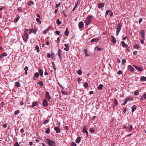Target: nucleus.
Here are the masks:
<instances>
[{
  "label": "nucleus",
  "instance_id": "37",
  "mask_svg": "<svg viewBox=\"0 0 146 146\" xmlns=\"http://www.w3.org/2000/svg\"><path fill=\"white\" fill-rule=\"evenodd\" d=\"M134 48H135L137 49V48H139V44H135L134 45Z\"/></svg>",
  "mask_w": 146,
  "mask_h": 146
},
{
  "label": "nucleus",
  "instance_id": "32",
  "mask_svg": "<svg viewBox=\"0 0 146 146\" xmlns=\"http://www.w3.org/2000/svg\"><path fill=\"white\" fill-rule=\"evenodd\" d=\"M77 74H78L79 75H81L82 74V71L81 70H79L76 72Z\"/></svg>",
  "mask_w": 146,
  "mask_h": 146
},
{
  "label": "nucleus",
  "instance_id": "46",
  "mask_svg": "<svg viewBox=\"0 0 146 146\" xmlns=\"http://www.w3.org/2000/svg\"><path fill=\"white\" fill-rule=\"evenodd\" d=\"M32 30L33 33L35 35L36 34V32L37 31V30L35 29H33Z\"/></svg>",
  "mask_w": 146,
  "mask_h": 146
},
{
  "label": "nucleus",
  "instance_id": "29",
  "mask_svg": "<svg viewBox=\"0 0 146 146\" xmlns=\"http://www.w3.org/2000/svg\"><path fill=\"white\" fill-rule=\"evenodd\" d=\"M104 87V86L102 84H100L98 87V89L99 90H101L103 87Z\"/></svg>",
  "mask_w": 146,
  "mask_h": 146
},
{
  "label": "nucleus",
  "instance_id": "49",
  "mask_svg": "<svg viewBox=\"0 0 146 146\" xmlns=\"http://www.w3.org/2000/svg\"><path fill=\"white\" fill-rule=\"evenodd\" d=\"M50 130L49 128L47 129L45 131V132L46 133L48 134L49 133Z\"/></svg>",
  "mask_w": 146,
  "mask_h": 146
},
{
  "label": "nucleus",
  "instance_id": "27",
  "mask_svg": "<svg viewBox=\"0 0 146 146\" xmlns=\"http://www.w3.org/2000/svg\"><path fill=\"white\" fill-rule=\"evenodd\" d=\"M140 79L141 81H146V77L144 76H142L140 78Z\"/></svg>",
  "mask_w": 146,
  "mask_h": 146
},
{
  "label": "nucleus",
  "instance_id": "58",
  "mask_svg": "<svg viewBox=\"0 0 146 146\" xmlns=\"http://www.w3.org/2000/svg\"><path fill=\"white\" fill-rule=\"evenodd\" d=\"M129 131L130 132L132 129V125H130L129 126Z\"/></svg>",
  "mask_w": 146,
  "mask_h": 146
},
{
  "label": "nucleus",
  "instance_id": "41",
  "mask_svg": "<svg viewBox=\"0 0 146 146\" xmlns=\"http://www.w3.org/2000/svg\"><path fill=\"white\" fill-rule=\"evenodd\" d=\"M56 23L59 25L61 23V22L58 19L56 20Z\"/></svg>",
  "mask_w": 146,
  "mask_h": 146
},
{
  "label": "nucleus",
  "instance_id": "54",
  "mask_svg": "<svg viewBox=\"0 0 146 146\" xmlns=\"http://www.w3.org/2000/svg\"><path fill=\"white\" fill-rule=\"evenodd\" d=\"M20 112L19 110H17L15 111V115H17Z\"/></svg>",
  "mask_w": 146,
  "mask_h": 146
},
{
  "label": "nucleus",
  "instance_id": "12",
  "mask_svg": "<svg viewBox=\"0 0 146 146\" xmlns=\"http://www.w3.org/2000/svg\"><path fill=\"white\" fill-rule=\"evenodd\" d=\"M84 25L82 21L80 22L78 24V27L80 29L84 27Z\"/></svg>",
  "mask_w": 146,
  "mask_h": 146
},
{
  "label": "nucleus",
  "instance_id": "35",
  "mask_svg": "<svg viewBox=\"0 0 146 146\" xmlns=\"http://www.w3.org/2000/svg\"><path fill=\"white\" fill-rule=\"evenodd\" d=\"M35 49L37 50L38 52H40L39 47L38 45H36L35 47Z\"/></svg>",
  "mask_w": 146,
  "mask_h": 146
},
{
  "label": "nucleus",
  "instance_id": "50",
  "mask_svg": "<svg viewBox=\"0 0 146 146\" xmlns=\"http://www.w3.org/2000/svg\"><path fill=\"white\" fill-rule=\"evenodd\" d=\"M110 12H111V11L110 10H108L106 11L105 13L106 15H108V14L109 13H110Z\"/></svg>",
  "mask_w": 146,
  "mask_h": 146
},
{
  "label": "nucleus",
  "instance_id": "52",
  "mask_svg": "<svg viewBox=\"0 0 146 146\" xmlns=\"http://www.w3.org/2000/svg\"><path fill=\"white\" fill-rule=\"evenodd\" d=\"M78 6L77 4H76L75 5L74 8L72 9V11H73Z\"/></svg>",
  "mask_w": 146,
  "mask_h": 146
},
{
  "label": "nucleus",
  "instance_id": "59",
  "mask_svg": "<svg viewBox=\"0 0 146 146\" xmlns=\"http://www.w3.org/2000/svg\"><path fill=\"white\" fill-rule=\"evenodd\" d=\"M14 146H20V145L19 144L18 142H16L15 143Z\"/></svg>",
  "mask_w": 146,
  "mask_h": 146
},
{
  "label": "nucleus",
  "instance_id": "53",
  "mask_svg": "<svg viewBox=\"0 0 146 146\" xmlns=\"http://www.w3.org/2000/svg\"><path fill=\"white\" fill-rule=\"evenodd\" d=\"M34 4V2L32 1H30L29 2V6H31V5H33Z\"/></svg>",
  "mask_w": 146,
  "mask_h": 146
},
{
  "label": "nucleus",
  "instance_id": "21",
  "mask_svg": "<svg viewBox=\"0 0 146 146\" xmlns=\"http://www.w3.org/2000/svg\"><path fill=\"white\" fill-rule=\"evenodd\" d=\"M122 46L123 47H127L128 46V45L127 44L125 43L124 42L122 41L121 42Z\"/></svg>",
  "mask_w": 146,
  "mask_h": 146
},
{
  "label": "nucleus",
  "instance_id": "19",
  "mask_svg": "<svg viewBox=\"0 0 146 146\" xmlns=\"http://www.w3.org/2000/svg\"><path fill=\"white\" fill-rule=\"evenodd\" d=\"M20 18L19 16L18 15H16V17L14 20V22L15 23H17L19 20Z\"/></svg>",
  "mask_w": 146,
  "mask_h": 146
},
{
  "label": "nucleus",
  "instance_id": "44",
  "mask_svg": "<svg viewBox=\"0 0 146 146\" xmlns=\"http://www.w3.org/2000/svg\"><path fill=\"white\" fill-rule=\"evenodd\" d=\"M126 62V60L125 59H123L122 61L121 64L124 65Z\"/></svg>",
  "mask_w": 146,
  "mask_h": 146
},
{
  "label": "nucleus",
  "instance_id": "43",
  "mask_svg": "<svg viewBox=\"0 0 146 146\" xmlns=\"http://www.w3.org/2000/svg\"><path fill=\"white\" fill-rule=\"evenodd\" d=\"M135 95H139V92L137 90H135L134 92Z\"/></svg>",
  "mask_w": 146,
  "mask_h": 146
},
{
  "label": "nucleus",
  "instance_id": "51",
  "mask_svg": "<svg viewBox=\"0 0 146 146\" xmlns=\"http://www.w3.org/2000/svg\"><path fill=\"white\" fill-rule=\"evenodd\" d=\"M52 64L53 65V66L54 69L55 70H56V66H55V64H54V62H52Z\"/></svg>",
  "mask_w": 146,
  "mask_h": 146
},
{
  "label": "nucleus",
  "instance_id": "14",
  "mask_svg": "<svg viewBox=\"0 0 146 146\" xmlns=\"http://www.w3.org/2000/svg\"><path fill=\"white\" fill-rule=\"evenodd\" d=\"M64 45L65 46L64 50L66 51H68L69 50V45L67 44H64Z\"/></svg>",
  "mask_w": 146,
  "mask_h": 146
},
{
  "label": "nucleus",
  "instance_id": "31",
  "mask_svg": "<svg viewBox=\"0 0 146 146\" xmlns=\"http://www.w3.org/2000/svg\"><path fill=\"white\" fill-rule=\"evenodd\" d=\"M83 132L84 133H86L87 136H88V132L87 131V129H83Z\"/></svg>",
  "mask_w": 146,
  "mask_h": 146
},
{
  "label": "nucleus",
  "instance_id": "10",
  "mask_svg": "<svg viewBox=\"0 0 146 146\" xmlns=\"http://www.w3.org/2000/svg\"><path fill=\"white\" fill-rule=\"evenodd\" d=\"M111 40L113 44H115L116 42V40L113 35L111 36Z\"/></svg>",
  "mask_w": 146,
  "mask_h": 146
},
{
  "label": "nucleus",
  "instance_id": "6",
  "mask_svg": "<svg viewBox=\"0 0 146 146\" xmlns=\"http://www.w3.org/2000/svg\"><path fill=\"white\" fill-rule=\"evenodd\" d=\"M133 66L136 69L140 71H142L143 70V68L140 66H137L134 65Z\"/></svg>",
  "mask_w": 146,
  "mask_h": 146
},
{
  "label": "nucleus",
  "instance_id": "39",
  "mask_svg": "<svg viewBox=\"0 0 146 146\" xmlns=\"http://www.w3.org/2000/svg\"><path fill=\"white\" fill-rule=\"evenodd\" d=\"M49 121V119H48L47 120H45L43 123L44 124V125L46 124Z\"/></svg>",
  "mask_w": 146,
  "mask_h": 146
},
{
  "label": "nucleus",
  "instance_id": "7",
  "mask_svg": "<svg viewBox=\"0 0 146 146\" xmlns=\"http://www.w3.org/2000/svg\"><path fill=\"white\" fill-rule=\"evenodd\" d=\"M38 102L35 101H33L32 102V105L30 106L31 108H33L35 106H38Z\"/></svg>",
  "mask_w": 146,
  "mask_h": 146
},
{
  "label": "nucleus",
  "instance_id": "28",
  "mask_svg": "<svg viewBox=\"0 0 146 146\" xmlns=\"http://www.w3.org/2000/svg\"><path fill=\"white\" fill-rule=\"evenodd\" d=\"M81 140L80 138V137H78L76 140V143H79Z\"/></svg>",
  "mask_w": 146,
  "mask_h": 146
},
{
  "label": "nucleus",
  "instance_id": "18",
  "mask_svg": "<svg viewBox=\"0 0 146 146\" xmlns=\"http://www.w3.org/2000/svg\"><path fill=\"white\" fill-rule=\"evenodd\" d=\"M99 40V39L98 38H94L92 39L91 40V42L92 43L96 42Z\"/></svg>",
  "mask_w": 146,
  "mask_h": 146
},
{
  "label": "nucleus",
  "instance_id": "42",
  "mask_svg": "<svg viewBox=\"0 0 146 146\" xmlns=\"http://www.w3.org/2000/svg\"><path fill=\"white\" fill-rule=\"evenodd\" d=\"M34 76L36 78H38L39 76V74L38 73L36 72L34 74Z\"/></svg>",
  "mask_w": 146,
  "mask_h": 146
},
{
  "label": "nucleus",
  "instance_id": "15",
  "mask_svg": "<svg viewBox=\"0 0 146 146\" xmlns=\"http://www.w3.org/2000/svg\"><path fill=\"white\" fill-rule=\"evenodd\" d=\"M46 98L48 100H49L50 99V96L49 92L47 91L46 94Z\"/></svg>",
  "mask_w": 146,
  "mask_h": 146
},
{
  "label": "nucleus",
  "instance_id": "26",
  "mask_svg": "<svg viewBox=\"0 0 146 146\" xmlns=\"http://www.w3.org/2000/svg\"><path fill=\"white\" fill-rule=\"evenodd\" d=\"M38 72L40 75L42 76L43 74V71L41 69H38Z\"/></svg>",
  "mask_w": 146,
  "mask_h": 146
},
{
  "label": "nucleus",
  "instance_id": "33",
  "mask_svg": "<svg viewBox=\"0 0 146 146\" xmlns=\"http://www.w3.org/2000/svg\"><path fill=\"white\" fill-rule=\"evenodd\" d=\"M113 102L114 104V105H115V106H116L118 105V102L117 100L115 98L114 99Z\"/></svg>",
  "mask_w": 146,
  "mask_h": 146
},
{
  "label": "nucleus",
  "instance_id": "24",
  "mask_svg": "<svg viewBox=\"0 0 146 146\" xmlns=\"http://www.w3.org/2000/svg\"><path fill=\"white\" fill-rule=\"evenodd\" d=\"M29 29H26L25 30L24 35H28L27 33H28Z\"/></svg>",
  "mask_w": 146,
  "mask_h": 146
},
{
  "label": "nucleus",
  "instance_id": "45",
  "mask_svg": "<svg viewBox=\"0 0 146 146\" xmlns=\"http://www.w3.org/2000/svg\"><path fill=\"white\" fill-rule=\"evenodd\" d=\"M36 21L39 24H41V21H40V19L38 18H36Z\"/></svg>",
  "mask_w": 146,
  "mask_h": 146
},
{
  "label": "nucleus",
  "instance_id": "13",
  "mask_svg": "<svg viewBox=\"0 0 146 146\" xmlns=\"http://www.w3.org/2000/svg\"><path fill=\"white\" fill-rule=\"evenodd\" d=\"M22 38L24 41L27 42V40L28 39V36L23 35L22 36Z\"/></svg>",
  "mask_w": 146,
  "mask_h": 146
},
{
  "label": "nucleus",
  "instance_id": "36",
  "mask_svg": "<svg viewBox=\"0 0 146 146\" xmlns=\"http://www.w3.org/2000/svg\"><path fill=\"white\" fill-rule=\"evenodd\" d=\"M51 58L52 59H54L55 58V55L54 52L52 53Z\"/></svg>",
  "mask_w": 146,
  "mask_h": 146
},
{
  "label": "nucleus",
  "instance_id": "38",
  "mask_svg": "<svg viewBox=\"0 0 146 146\" xmlns=\"http://www.w3.org/2000/svg\"><path fill=\"white\" fill-rule=\"evenodd\" d=\"M62 13L64 15L65 17H67V13H66V11H62Z\"/></svg>",
  "mask_w": 146,
  "mask_h": 146
},
{
  "label": "nucleus",
  "instance_id": "1",
  "mask_svg": "<svg viewBox=\"0 0 146 146\" xmlns=\"http://www.w3.org/2000/svg\"><path fill=\"white\" fill-rule=\"evenodd\" d=\"M93 17V16L91 15L88 16L85 20V23H86V25L88 26L89 25Z\"/></svg>",
  "mask_w": 146,
  "mask_h": 146
},
{
  "label": "nucleus",
  "instance_id": "30",
  "mask_svg": "<svg viewBox=\"0 0 146 146\" xmlns=\"http://www.w3.org/2000/svg\"><path fill=\"white\" fill-rule=\"evenodd\" d=\"M64 34H65V35L66 36H68V34H69V32L68 31V28H66V30L65 31Z\"/></svg>",
  "mask_w": 146,
  "mask_h": 146
},
{
  "label": "nucleus",
  "instance_id": "20",
  "mask_svg": "<svg viewBox=\"0 0 146 146\" xmlns=\"http://www.w3.org/2000/svg\"><path fill=\"white\" fill-rule=\"evenodd\" d=\"M136 109V106L135 105H134L131 108V111L132 112H134Z\"/></svg>",
  "mask_w": 146,
  "mask_h": 146
},
{
  "label": "nucleus",
  "instance_id": "34",
  "mask_svg": "<svg viewBox=\"0 0 146 146\" xmlns=\"http://www.w3.org/2000/svg\"><path fill=\"white\" fill-rule=\"evenodd\" d=\"M37 84H38L41 87L43 85V83L41 81L38 82V83H37Z\"/></svg>",
  "mask_w": 146,
  "mask_h": 146
},
{
  "label": "nucleus",
  "instance_id": "11",
  "mask_svg": "<svg viewBox=\"0 0 146 146\" xmlns=\"http://www.w3.org/2000/svg\"><path fill=\"white\" fill-rule=\"evenodd\" d=\"M140 35L143 39H145V31L143 30H141L140 31Z\"/></svg>",
  "mask_w": 146,
  "mask_h": 146
},
{
  "label": "nucleus",
  "instance_id": "60",
  "mask_svg": "<svg viewBox=\"0 0 146 146\" xmlns=\"http://www.w3.org/2000/svg\"><path fill=\"white\" fill-rule=\"evenodd\" d=\"M48 31L47 29H46L43 31V33L44 34H46L48 32Z\"/></svg>",
  "mask_w": 146,
  "mask_h": 146
},
{
  "label": "nucleus",
  "instance_id": "23",
  "mask_svg": "<svg viewBox=\"0 0 146 146\" xmlns=\"http://www.w3.org/2000/svg\"><path fill=\"white\" fill-rule=\"evenodd\" d=\"M15 86H16L17 87H19L21 86L20 84L18 82H15Z\"/></svg>",
  "mask_w": 146,
  "mask_h": 146
},
{
  "label": "nucleus",
  "instance_id": "9",
  "mask_svg": "<svg viewBox=\"0 0 146 146\" xmlns=\"http://www.w3.org/2000/svg\"><path fill=\"white\" fill-rule=\"evenodd\" d=\"M42 105L44 107H46L48 106V102L47 100L46 99H44L43 100Z\"/></svg>",
  "mask_w": 146,
  "mask_h": 146
},
{
  "label": "nucleus",
  "instance_id": "64",
  "mask_svg": "<svg viewBox=\"0 0 146 146\" xmlns=\"http://www.w3.org/2000/svg\"><path fill=\"white\" fill-rule=\"evenodd\" d=\"M137 53V51H134L133 52V54L134 55H136Z\"/></svg>",
  "mask_w": 146,
  "mask_h": 146
},
{
  "label": "nucleus",
  "instance_id": "22",
  "mask_svg": "<svg viewBox=\"0 0 146 146\" xmlns=\"http://www.w3.org/2000/svg\"><path fill=\"white\" fill-rule=\"evenodd\" d=\"M84 54L86 57L89 56V55H88L87 54V49H84Z\"/></svg>",
  "mask_w": 146,
  "mask_h": 146
},
{
  "label": "nucleus",
  "instance_id": "62",
  "mask_svg": "<svg viewBox=\"0 0 146 146\" xmlns=\"http://www.w3.org/2000/svg\"><path fill=\"white\" fill-rule=\"evenodd\" d=\"M20 104L21 106H22L24 104V103L21 100L20 102Z\"/></svg>",
  "mask_w": 146,
  "mask_h": 146
},
{
  "label": "nucleus",
  "instance_id": "3",
  "mask_svg": "<svg viewBox=\"0 0 146 146\" xmlns=\"http://www.w3.org/2000/svg\"><path fill=\"white\" fill-rule=\"evenodd\" d=\"M122 26L121 24L120 23H119L117 24L116 31V35L117 36L118 35L119 33L121 30Z\"/></svg>",
  "mask_w": 146,
  "mask_h": 146
},
{
  "label": "nucleus",
  "instance_id": "63",
  "mask_svg": "<svg viewBox=\"0 0 146 146\" xmlns=\"http://www.w3.org/2000/svg\"><path fill=\"white\" fill-rule=\"evenodd\" d=\"M60 5V3H59L58 4H56L55 5V7L57 8Z\"/></svg>",
  "mask_w": 146,
  "mask_h": 146
},
{
  "label": "nucleus",
  "instance_id": "55",
  "mask_svg": "<svg viewBox=\"0 0 146 146\" xmlns=\"http://www.w3.org/2000/svg\"><path fill=\"white\" fill-rule=\"evenodd\" d=\"M71 146H76V143L74 142H71Z\"/></svg>",
  "mask_w": 146,
  "mask_h": 146
},
{
  "label": "nucleus",
  "instance_id": "2",
  "mask_svg": "<svg viewBox=\"0 0 146 146\" xmlns=\"http://www.w3.org/2000/svg\"><path fill=\"white\" fill-rule=\"evenodd\" d=\"M46 142L50 146H55V143L54 141L52 140H50L48 139H46Z\"/></svg>",
  "mask_w": 146,
  "mask_h": 146
},
{
  "label": "nucleus",
  "instance_id": "8",
  "mask_svg": "<svg viewBox=\"0 0 146 146\" xmlns=\"http://www.w3.org/2000/svg\"><path fill=\"white\" fill-rule=\"evenodd\" d=\"M127 69L131 72L133 73L134 72V69L131 65H128L127 66Z\"/></svg>",
  "mask_w": 146,
  "mask_h": 146
},
{
  "label": "nucleus",
  "instance_id": "17",
  "mask_svg": "<svg viewBox=\"0 0 146 146\" xmlns=\"http://www.w3.org/2000/svg\"><path fill=\"white\" fill-rule=\"evenodd\" d=\"M54 129L55 130L56 133H60V129L59 127H55L54 128Z\"/></svg>",
  "mask_w": 146,
  "mask_h": 146
},
{
  "label": "nucleus",
  "instance_id": "47",
  "mask_svg": "<svg viewBox=\"0 0 146 146\" xmlns=\"http://www.w3.org/2000/svg\"><path fill=\"white\" fill-rule=\"evenodd\" d=\"M90 131L92 133H93L94 131L95 130L93 128H91L90 129Z\"/></svg>",
  "mask_w": 146,
  "mask_h": 146
},
{
  "label": "nucleus",
  "instance_id": "5",
  "mask_svg": "<svg viewBox=\"0 0 146 146\" xmlns=\"http://www.w3.org/2000/svg\"><path fill=\"white\" fill-rule=\"evenodd\" d=\"M58 54L59 58L61 59L62 58L63 54H62V51L60 49H58Z\"/></svg>",
  "mask_w": 146,
  "mask_h": 146
},
{
  "label": "nucleus",
  "instance_id": "25",
  "mask_svg": "<svg viewBox=\"0 0 146 146\" xmlns=\"http://www.w3.org/2000/svg\"><path fill=\"white\" fill-rule=\"evenodd\" d=\"M7 54L6 53H4L2 54L0 56V58L1 59L3 57L6 56H7Z\"/></svg>",
  "mask_w": 146,
  "mask_h": 146
},
{
  "label": "nucleus",
  "instance_id": "56",
  "mask_svg": "<svg viewBox=\"0 0 146 146\" xmlns=\"http://www.w3.org/2000/svg\"><path fill=\"white\" fill-rule=\"evenodd\" d=\"M61 91L62 93L64 95H66L67 94V92L66 91H63L62 90H61Z\"/></svg>",
  "mask_w": 146,
  "mask_h": 146
},
{
  "label": "nucleus",
  "instance_id": "48",
  "mask_svg": "<svg viewBox=\"0 0 146 146\" xmlns=\"http://www.w3.org/2000/svg\"><path fill=\"white\" fill-rule=\"evenodd\" d=\"M96 50L98 51H99L100 50H101V49L100 48L97 47H96L95 48V50Z\"/></svg>",
  "mask_w": 146,
  "mask_h": 146
},
{
  "label": "nucleus",
  "instance_id": "40",
  "mask_svg": "<svg viewBox=\"0 0 146 146\" xmlns=\"http://www.w3.org/2000/svg\"><path fill=\"white\" fill-rule=\"evenodd\" d=\"M84 86L85 88H87L88 87V84L86 82H85L84 84Z\"/></svg>",
  "mask_w": 146,
  "mask_h": 146
},
{
  "label": "nucleus",
  "instance_id": "61",
  "mask_svg": "<svg viewBox=\"0 0 146 146\" xmlns=\"http://www.w3.org/2000/svg\"><path fill=\"white\" fill-rule=\"evenodd\" d=\"M22 10L23 9L21 7H19L17 9V10L19 12L22 11Z\"/></svg>",
  "mask_w": 146,
  "mask_h": 146
},
{
  "label": "nucleus",
  "instance_id": "4",
  "mask_svg": "<svg viewBox=\"0 0 146 146\" xmlns=\"http://www.w3.org/2000/svg\"><path fill=\"white\" fill-rule=\"evenodd\" d=\"M133 100V98L130 97L127 98L125 99L123 103L121 104V105H124L127 103L128 101H132Z\"/></svg>",
  "mask_w": 146,
  "mask_h": 146
},
{
  "label": "nucleus",
  "instance_id": "57",
  "mask_svg": "<svg viewBox=\"0 0 146 146\" xmlns=\"http://www.w3.org/2000/svg\"><path fill=\"white\" fill-rule=\"evenodd\" d=\"M60 39L59 37H58L57 38V40H56V42L58 44H59L60 41Z\"/></svg>",
  "mask_w": 146,
  "mask_h": 146
},
{
  "label": "nucleus",
  "instance_id": "16",
  "mask_svg": "<svg viewBox=\"0 0 146 146\" xmlns=\"http://www.w3.org/2000/svg\"><path fill=\"white\" fill-rule=\"evenodd\" d=\"M104 7V4L103 3H99L98 5V7L99 8H101Z\"/></svg>",
  "mask_w": 146,
  "mask_h": 146
}]
</instances>
